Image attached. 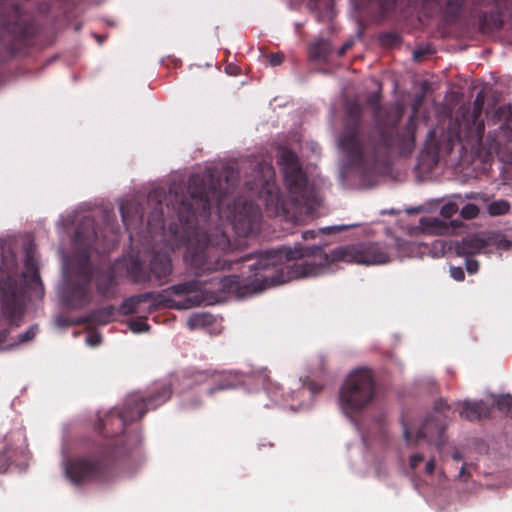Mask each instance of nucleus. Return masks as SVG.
I'll list each match as a JSON object with an SVG mask.
<instances>
[{"mask_svg": "<svg viewBox=\"0 0 512 512\" xmlns=\"http://www.w3.org/2000/svg\"><path fill=\"white\" fill-rule=\"evenodd\" d=\"M238 180V172L232 167H224L221 172L208 169L190 176L187 187L173 182L168 195L164 188H155L147 196L148 204L153 205L147 218L149 233L164 231L162 201L167 199L166 207L177 219L169 224V232L186 245L184 260L196 276L224 269L230 261L220 260L217 254V248L229 247V237L221 226L210 227L213 206L219 218H225L240 237L249 236L260 224V208L245 197L234 196Z\"/></svg>", "mask_w": 512, "mask_h": 512, "instance_id": "obj_1", "label": "nucleus"}, {"mask_svg": "<svg viewBox=\"0 0 512 512\" xmlns=\"http://www.w3.org/2000/svg\"><path fill=\"white\" fill-rule=\"evenodd\" d=\"M230 250V240L229 247L226 249L217 248L220 260H230L223 270H230L234 263L256 260L249 265V269L255 276L253 280H243L238 275H229L218 281L219 291L238 296L261 292L271 286L284 284L293 279L317 276L328 262L345 261L363 265L386 264L391 261L392 253V248L383 242H364L339 247L330 254L325 253L321 246L297 244L294 247L282 246L277 249L260 251L255 255L247 254L239 259H231L228 256ZM215 271L206 272V274Z\"/></svg>", "mask_w": 512, "mask_h": 512, "instance_id": "obj_2", "label": "nucleus"}, {"mask_svg": "<svg viewBox=\"0 0 512 512\" xmlns=\"http://www.w3.org/2000/svg\"><path fill=\"white\" fill-rule=\"evenodd\" d=\"M366 102L373 109L375 128L364 129L363 106L357 100H351L345 105L343 130L339 137V146L349 164L364 180L385 165L392 151L402 156L410 155L415 149L417 129L415 112L405 126L399 128L404 114L402 105L382 107L376 92L370 93Z\"/></svg>", "mask_w": 512, "mask_h": 512, "instance_id": "obj_3", "label": "nucleus"}, {"mask_svg": "<svg viewBox=\"0 0 512 512\" xmlns=\"http://www.w3.org/2000/svg\"><path fill=\"white\" fill-rule=\"evenodd\" d=\"M97 239L94 219L84 216L78 224L74 236L75 246L80 257L62 292L63 302L70 308H83L92 300L90 284L93 279V269L90 257L91 251L96 249Z\"/></svg>", "mask_w": 512, "mask_h": 512, "instance_id": "obj_4", "label": "nucleus"}, {"mask_svg": "<svg viewBox=\"0 0 512 512\" xmlns=\"http://www.w3.org/2000/svg\"><path fill=\"white\" fill-rule=\"evenodd\" d=\"M172 387L169 383L153 384L145 395L138 392L127 396L122 410H110L99 418L97 430L105 438L122 434L127 424L140 420L149 410H155L170 399Z\"/></svg>", "mask_w": 512, "mask_h": 512, "instance_id": "obj_5", "label": "nucleus"}, {"mask_svg": "<svg viewBox=\"0 0 512 512\" xmlns=\"http://www.w3.org/2000/svg\"><path fill=\"white\" fill-rule=\"evenodd\" d=\"M37 33L35 21L13 0H0V61L14 56Z\"/></svg>", "mask_w": 512, "mask_h": 512, "instance_id": "obj_6", "label": "nucleus"}, {"mask_svg": "<svg viewBox=\"0 0 512 512\" xmlns=\"http://www.w3.org/2000/svg\"><path fill=\"white\" fill-rule=\"evenodd\" d=\"M114 454V449L107 446L98 453L74 458L66 465V476L75 484L106 483L113 477Z\"/></svg>", "mask_w": 512, "mask_h": 512, "instance_id": "obj_7", "label": "nucleus"}, {"mask_svg": "<svg viewBox=\"0 0 512 512\" xmlns=\"http://www.w3.org/2000/svg\"><path fill=\"white\" fill-rule=\"evenodd\" d=\"M375 395V381L368 368L353 370L340 389V403L345 413L359 412L368 406Z\"/></svg>", "mask_w": 512, "mask_h": 512, "instance_id": "obj_8", "label": "nucleus"}, {"mask_svg": "<svg viewBox=\"0 0 512 512\" xmlns=\"http://www.w3.org/2000/svg\"><path fill=\"white\" fill-rule=\"evenodd\" d=\"M483 99L478 95L473 103V111L463 113L461 118L450 120L447 133V152H451L455 142H465L471 146H480L483 141L485 125L480 118Z\"/></svg>", "mask_w": 512, "mask_h": 512, "instance_id": "obj_9", "label": "nucleus"}, {"mask_svg": "<svg viewBox=\"0 0 512 512\" xmlns=\"http://www.w3.org/2000/svg\"><path fill=\"white\" fill-rule=\"evenodd\" d=\"M275 171L271 163L262 161L254 168V179L246 182L249 191L265 200L266 209L274 216H287L290 208L275 185Z\"/></svg>", "mask_w": 512, "mask_h": 512, "instance_id": "obj_10", "label": "nucleus"}, {"mask_svg": "<svg viewBox=\"0 0 512 512\" xmlns=\"http://www.w3.org/2000/svg\"><path fill=\"white\" fill-rule=\"evenodd\" d=\"M284 182L291 195L295 207L307 206L312 200V192L308 188L307 175L302 168L298 155L288 148H283L279 155Z\"/></svg>", "mask_w": 512, "mask_h": 512, "instance_id": "obj_11", "label": "nucleus"}, {"mask_svg": "<svg viewBox=\"0 0 512 512\" xmlns=\"http://www.w3.org/2000/svg\"><path fill=\"white\" fill-rule=\"evenodd\" d=\"M0 300L3 316L11 327H19L24 316L22 287L17 272H5L0 268Z\"/></svg>", "mask_w": 512, "mask_h": 512, "instance_id": "obj_12", "label": "nucleus"}, {"mask_svg": "<svg viewBox=\"0 0 512 512\" xmlns=\"http://www.w3.org/2000/svg\"><path fill=\"white\" fill-rule=\"evenodd\" d=\"M450 407L445 399H438L434 404V413L431 414L423 423L421 428L416 432L415 438L411 429L404 424V438L407 443L413 444L420 439H426L429 443L437 447L445 443L444 432L446 429V416L443 413Z\"/></svg>", "mask_w": 512, "mask_h": 512, "instance_id": "obj_13", "label": "nucleus"}, {"mask_svg": "<svg viewBox=\"0 0 512 512\" xmlns=\"http://www.w3.org/2000/svg\"><path fill=\"white\" fill-rule=\"evenodd\" d=\"M131 276L137 283H143L154 279L161 286L169 282L172 274L171 258L166 253L157 252L152 256L149 264V273L144 271L140 262L136 261L131 267Z\"/></svg>", "mask_w": 512, "mask_h": 512, "instance_id": "obj_14", "label": "nucleus"}, {"mask_svg": "<svg viewBox=\"0 0 512 512\" xmlns=\"http://www.w3.org/2000/svg\"><path fill=\"white\" fill-rule=\"evenodd\" d=\"M467 0H423V9L430 17L441 15L444 21L455 23L464 11Z\"/></svg>", "mask_w": 512, "mask_h": 512, "instance_id": "obj_15", "label": "nucleus"}, {"mask_svg": "<svg viewBox=\"0 0 512 512\" xmlns=\"http://www.w3.org/2000/svg\"><path fill=\"white\" fill-rule=\"evenodd\" d=\"M162 295L157 292H145L141 294L132 295L123 300L118 308V312L122 315H131L141 312L140 305L145 302H149V312L156 309L157 304L161 302L160 298Z\"/></svg>", "mask_w": 512, "mask_h": 512, "instance_id": "obj_16", "label": "nucleus"}, {"mask_svg": "<svg viewBox=\"0 0 512 512\" xmlns=\"http://www.w3.org/2000/svg\"><path fill=\"white\" fill-rule=\"evenodd\" d=\"M120 213L127 230H135L142 227L144 212L138 201L134 199L126 200L120 206Z\"/></svg>", "mask_w": 512, "mask_h": 512, "instance_id": "obj_17", "label": "nucleus"}, {"mask_svg": "<svg viewBox=\"0 0 512 512\" xmlns=\"http://www.w3.org/2000/svg\"><path fill=\"white\" fill-rule=\"evenodd\" d=\"M97 293L106 299H113L117 295V280L112 269L97 270L93 273Z\"/></svg>", "mask_w": 512, "mask_h": 512, "instance_id": "obj_18", "label": "nucleus"}, {"mask_svg": "<svg viewBox=\"0 0 512 512\" xmlns=\"http://www.w3.org/2000/svg\"><path fill=\"white\" fill-rule=\"evenodd\" d=\"M485 249L484 233L465 236L455 245L458 256H473Z\"/></svg>", "mask_w": 512, "mask_h": 512, "instance_id": "obj_19", "label": "nucleus"}, {"mask_svg": "<svg viewBox=\"0 0 512 512\" xmlns=\"http://www.w3.org/2000/svg\"><path fill=\"white\" fill-rule=\"evenodd\" d=\"M490 413L491 409L484 401H465L462 403L460 416L468 421H476L489 417Z\"/></svg>", "mask_w": 512, "mask_h": 512, "instance_id": "obj_20", "label": "nucleus"}, {"mask_svg": "<svg viewBox=\"0 0 512 512\" xmlns=\"http://www.w3.org/2000/svg\"><path fill=\"white\" fill-rule=\"evenodd\" d=\"M419 228L428 235H444L450 231V226L436 217H422L419 221Z\"/></svg>", "mask_w": 512, "mask_h": 512, "instance_id": "obj_21", "label": "nucleus"}, {"mask_svg": "<svg viewBox=\"0 0 512 512\" xmlns=\"http://www.w3.org/2000/svg\"><path fill=\"white\" fill-rule=\"evenodd\" d=\"M24 266L25 271L22 274L23 278H28L32 283L39 282L40 275L38 272L37 260L31 247H27L25 250Z\"/></svg>", "mask_w": 512, "mask_h": 512, "instance_id": "obj_22", "label": "nucleus"}, {"mask_svg": "<svg viewBox=\"0 0 512 512\" xmlns=\"http://www.w3.org/2000/svg\"><path fill=\"white\" fill-rule=\"evenodd\" d=\"M332 51L329 41L321 39L309 46V56L315 61H327Z\"/></svg>", "mask_w": 512, "mask_h": 512, "instance_id": "obj_23", "label": "nucleus"}, {"mask_svg": "<svg viewBox=\"0 0 512 512\" xmlns=\"http://www.w3.org/2000/svg\"><path fill=\"white\" fill-rule=\"evenodd\" d=\"M116 314V308L113 305H108L103 308L92 311L88 316V321L105 325L110 323Z\"/></svg>", "mask_w": 512, "mask_h": 512, "instance_id": "obj_24", "label": "nucleus"}, {"mask_svg": "<svg viewBox=\"0 0 512 512\" xmlns=\"http://www.w3.org/2000/svg\"><path fill=\"white\" fill-rule=\"evenodd\" d=\"M202 289V283L197 279H192L183 283L172 285L164 292L172 293L175 295H186L193 292L200 291Z\"/></svg>", "mask_w": 512, "mask_h": 512, "instance_id": "obj_25", "label": "nucleus"}, {"mask_svg": "<svg viewBox=\"0 0 512 512\" xmlns=\"http://www.w3.org/2000/svg\"><path fill=\"white\" fill-rule=\"evenodd\" d=\"M502 135L506 142H510L512 140V130L505 126L501 125L498 130L489 132L488 140H491L489 145V149L494 152H499L502 141L498 139V136Z\"/></svg>", "mask_w": 512, "mask_h": 512, "instance_id": "obj_26", "label": "nucleus"}, {"mask_svg": "<svg viewBox=\"0 0 512 512\" xmlns=\"http://www.w3.org/2000/svg\"><path fill=\"white\" fill-rule=\"evenodd\" d=\"M485 237V248L495 247L498 250H508L512 243L501 233H484Z\"/></svg>", "mask_w": 512, "mask_h": 512, "instance_id": "obj_27", "label": "nucleus"}, {"mask_svg": "<svg viewBox=\"0 0 512 512\" xmlns=\"http://www.w3.org/2000/svg\"><path fill=\"white\" fill-rule=\"evenodd\" d=\"M480 25L483 29L498 30L502 28L503 20L498 12H485L480 16Z\"/></svg>", "mask_w": 512, "mask_h": 512, "instance_id": "obj_28", "label": "nucleus"}, {"mask_svg": "<svg viewBox=\"0 0 512 512\" xmlns=\"http://www.w3.org/2000/svg\"><path fill=\"white\" fill-rule=\"evenodd\" d=\"M510 209H511V205H510L509 201L500 199V200H495V201L491 202L490 204H488L487 213L493 217L502 216V215H506L507 213H509Z\"/></svg>", "mask_w": 512, "mask_h": 512, "instance_id": "obj_29", "label": "nucleus"}, {"mask_svg": "<svg viewBox=\"0 0 512 512\" xmlns=\"http://www.w3.org/2000/svg\"><path fill=\"white\" fill-rule=\"evenodd\" d=\"M496 406L498 410L504 412L507 416L512 418V396L502 395L496 400Z\"/></svg>", "mask_w": 512, "mask_h": 512, "instance_id": "obj_30", "label": "nucleus"}, {"mask_svg": "<svg viewBox=\"0 0 512 512\" xmlns=\"http://www.w3.org/2000/svg\"><path fill=\"white\" fill-rule=\"evenodd\" d=\"M380 42L385 46H396L401 43V36L395 32H385L380 35Z\"/></svg>", "mask_w": 512, "mask_h": 512, "instance_id": "obj_31", "label": "nucleus"}, {"mask_svg": "<svg viewBox=\"0 0 512 512\" xmlns=\"http://www.w3.org/2000/svg\"><path fill=\"white\" fill-rule=\"evenodd\" d=\"M479 207L476 204L468 203L460 210V215L466 220H471L479 215Z\"/></svg>", "mask_w": 512, "mask_h": 512, "instance_id": "obj_32", "label": "nucleus"}, {"mask_svg": "<svg viewBox=\"0 0 512 512\" xmlns=\"http://www.w3.org/2000/svg\"><path fill=\"white\" fill-rule=\"evenodd\" d=\"M371 3H376L380 8L381 14L383 16L387 15L391 12L397 3V0H368Z\"/></svg>", "mask_w": 512, "mask_h": 512, "instance_id": "obj_33", "label": "nucleus"}, {"mask_svg": "<svg viewBox=\"0 0 512 512\" xmlns=\"http://www.w3.org/2000/svg\"><path fill=\"white\" fill-rule=\"evenodd\" d=\"M129 328L135 333H140L148 331L150 326L143 318H137L129 322Z\"/></svg>", "mask_w": 512, "mask_h": 512, "instance_id": "obj_34", "label": "nucleus"}, {"mask_svg": "<svg viewBox=\"0 0 512 512\" xmlns=\"http://www.w3.org/2000/svg\"><path fill=\"white\" fill-rule=\"evenodd\" d=\"M12 464L10 450L5 448L0 451V474L5 473Z\"/></svg>", "mask_w": 512, "mask_h": 512, "instance_id": "obj_35", "label": "nucleus"}, {"mask_svg": "<svg viewBox=\"0 0 512 512\" xmlns=\"http://www.w3.org/2000/svg\"><path fill=\"white\" fill-rule=\"evenodd\" d=\"M38 330L37 325H32L27 329V331L18 335V343L20 344L33 340L38 333Z\"/></svg>", "mask_w": 512, "mask_h": 512, "instance_id": "obj_36", "label": "nucleus"}, {"mask_svg": "<svg viewBox=\"0 0 512 512\" xmlns=\"http://www.w3.org/2000/svg\"><path fill=\"white\" fill-rule=\"evenodd\" d=\"M458 210V205L455 202H448L441 207L440 214L444 218H451Z\"/></svg>", "mask_w": 512, "mask_h": 512, "instance_id": "obj_37", "label": "nucleus"}, {"mask_svg": "<svg viewBox=\"0 0 512 512\" xmlns=\"http://www.w3.org/2000/svg\"><path fill=\"white\" fill-rule=\"evenodd\" d=\"M465 267L469 274H475L479 270V262L470 256H465Z\"/></svg>", "mask_w": 512, "mask_h": 512, "instance_id": "obj_38", "label": "nucleus"}, {"mask_svg": "<svg viewBox=\"0 0 512 512\" xmlns=\"http://www.w3.org/2000/svg\"><path fill=\"white\" fill-rule=\"evenodd\" d=\"M216 376V372H209V371H199L194 374V381L197 383H203L207 382L208 379L213 378Z\"/></svg>", "mask_w": 512, "mask_h": 512, "instance_id": "obj_39", "label": "nucleus"}, {"mask_svg": "<svg viewBox=\"0 0 512 512\" xmlns=\"http://www.w3.org/2000/svg\"><path fill=\"white\" fill-rule=\"evenodd\" d=\"M450 276L456 281H463L465 279V273L462 267L452 266L450 268Z\"/></svg>", "mask_w": 512, "mask_h": 512, "instance_id": "obj_40", "label": "nucleus"}, {"mask_svg": "<svg viewBox=\"0 0 512 512\" xmlns=\"http://www.w3.org/2000/svg\"><path fill=\"white\" fill-rule=\"evenodd\" d=\"M267 57L271 66H278L284 60V55L282 53H271Z\"/></svg>", "mask_w": 512, "mask_h": 512, "instance_id": "obj_41", "label": "nucleus"}, {"mask_svg": "<svg viewBox=\"0 0 512 512\" xmlns=\"http://www.w3.org/2000/svg\"><path fill=\"white\" fill-rule=\"evenodd\" d=\"M424 461V456L423 454H420V453H416V454H413L411 457H410V460H409V466L412 470H415L418 465Z\"/></svg>", "mask_w": 512, "mask_h": 512, "instance_id": "obj_42", "label": "nucleus"}, {"mask_svg": "<svg viewBox=\"0 0 512 512\" xmlns=\"http://www.w3.org/2000/svg\"><path fill=\"white\" fill-rule=\"evenodd\" d=\"M432 53L430 48H419L414 50L413 58L415 61H421L425 55Z\"/></svg>", "mask_w": 512, "mask_h": 512, "instance_id": "obj_43", "label": "nucleus"}, {"mask_svg": "<svg viewBox=\"0 0 512 512\" xmlns=\"http://www.w3.org/2000/svg\"><path fill=\"white\" fill-rule=\"evenodd\" d=\"M354 225H347V226H332V227H326L320 230V232L323 233H332V232H338L341 230H344L349 227H353Z\"/></svg>", "mask_w": 512, "mask_h": 512, "instance_id": "obj_44", "label": "nucleus"}, {"mask_svg": "<svg viewBox=\"0 0 512 512\" xmlns=\"http://www.w3.org/2000/svg\"><path fill=\"white\" fill-rule=\"evenodd\" d=\"M435 467H436L435 459L431 458L429 461H427V463L425 465L426 474L433 475V473L435 471Z\"/></svg>", "mask_w": 512, "mask_h": 512, "instance_id": "obj_45", "label": "nucleus"}, {"mask_svg": "<svg viewBox=\"0 0 512 512\" xmlns=\"http://www.w3.org/2000/svg\"><path fill=\"white\" fill-rule=\"evenodd\" d=\"M318 232L315 230H306L302 232V239L303 240H309L314 239L317 236Z\"/></svg>", "mask_w": 512, "mask_h": 512, "instance_id": "obj_46", "label": "nucleus"}, {"mask_svg": "<svg viewBox=\"0 0 512 512\" xmlns=\"http://www.w3.org/2000/svg\"><path fill=\"white\" fill-rule=\"evenodd\" d=\"M87 342L92 346L98 345L101 342V336L98 334L90 335Z\"/></svg>", "mask_w": 512, "mask_h": 512, "instance_id": "obj_47", "label": "nucleus"}, {"mask_svg": "<svg viewBox=\"0 0 512 512\" xmlns=\"http://www.w3.org/2000/svg\"><path fill=\"white\" fill-rule=\"evenodd\" d=\"M229 387H230V385L227 382H222V383H220L217 386L211 387L209 389V394H213L215 391L224 390V389H227Z\"/></svg>", "mask_w": 512, "mask_h": 512, "instance_id": "obj_48", "label": "nucleus"}, {"mask_svg": "<svg viewBox=\"0 0 512 512\" xmlns=\"http://www.w3.org/2000/svg\"><path fill=\"white\" fill-rule=\"evenodd\" d=\"M259 377L262 379L263 385H266L269 382L268 370L265 368L259 371Z\"/></svg>", "mask_w": 512, "mask_h": 512, "instance_id": "obj_49", "label": "nucleus"}, {"mask_svg": "<svg viewBox=\"0 0 512 512\" xmlns=\"http://www.w3.org/2000/svg\"><path fill=\"white\" fill-rule=\"evenodd\" d=\"M10 334V330L8 328L0 330V345L4 343Z\"/></svg>", "mask_w": 512, "mask_h": 512, "instance_id": "obj_50", "label": "nucleus"}, {"mask_svg": "<svg viewBox=\"0 0 512 512\" xmlns=\"http://www.w3.org/2000/svg\"><path fill=\"white\" fill-rule=\"evenodd\" d=\"M352 47V43L346 42L342 45V47L338 50V55L343 56L348 49Z\"/></svg>", "mask_w": 512, "mask_h": 512, "instance_id": "obj_51", "label": "nucleus"}, {"mask_svg": "<svg viewBox=\"0 0 512 512\" xmlns=\"http://www.w3.org/2000/svg\"><path fill=\"white\" fill-rule=\"evenodd\" d=\"M405 244H406V242L401 239H395V241H394V246L397 247L398 249H400Z\"/></svg>", "mask_w": 512, "mask_h": 512, "instance_id": "obj_52", "label": "nucleus"}, {"mask_svg": "<svg viewBox=\"0 0 512 512\" xmlns=\"http://www.w3.org/2000/svg\"><path fill=\"white\" fill-rule=\"evenodd\" d=\"M428 138H429V141L435 140V131H433V130L429 131Z\"/></svg>", "mask_w": 512, "mask_h": 512, "instance_id": "obj_53", "label": "nucleus"}, {"mask_svg": "<svg viewBox=\"0 0 512 512\" xmlns=\"http://www.w3.org/2000/svg\"><path fill=\"white\" fill-rule=\"evenodd\" d=\"M453 459L456 460V461H459L461 459V455L459 452H455L453 454Z\"/></svg>", "mask_w": 512, "mask_h": 512, "instance_id": "obj_54", "label": "nucleus"}, {"mask_svg": "<svg viewBox=\"0 0 512 512\" xmlns=\"http://www.w3.org/2000/svg\"><path fill=\"white\" fill-rule=\"evenodd\" d=\"M198 320V317H195V318H190L189 321H188V324L192 327L194 326V322Z\"/></svg>", "mask_w": 512, "mask_h": 512, "instance_id": "obj_55", "label": "nucleus"}, {"mask_svg": "<svg viewBox=\"0 0 512 512\" xmlns=\"http://www.w3.org/2000/svg\"><path fill=\"white\" fill-rule=\"evenodd\" d=\"M439 150H440V148H439L437 145H435V146L433 147V153H434L435 155H438Z\"/></svg>", "mask_w": 512, "mask_h": 512, "instance_id": "obj_56", "label": "nucleus"}, {"mask_svg": "<svg viewBox=\"0 0 512 512\" xmlns=\"http://www.w3.org/2000/svg\"><path fill=\"white\" fill-rule=\"evenodd\" d=\"M466 198H468V199H473V198H474V195H473V194L466 195Z\"/></svg>", "mask_w": 512, "mask_h": 512, "instance_id": "obj_57", "label": "nucleus"}, {"mask_svg": "<svg viewBox=\"0 0 512 512\" xmlns=\"http://www.w3.org/2000/svg\"><path fill=\"white\" fill-rule=\"evenodd\" d=\"M465 473V467L463 466L460 471V475H463Z\"/></svg>", "mask_w": 512, "mask_h": 512, "instance_id": "obj_58", "label": "nucleus"}, {"mask_svg": "<svg viewBox=\"0 0 512 512\" xmlns=\"http://www.w3.org/2000/svg\"><path fill=\"white\" fill-rule=\"evenodd\" d=\"M199 303H200V300H199V299H197L195 302H193V303H192V305H195V304H197V305H198Z\"/></svg>", "mask_w": 512, "mask_h": 512, "instance_id": "obj_59", "label": "nucleus"}]
</instances>
